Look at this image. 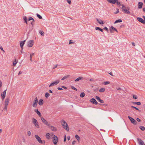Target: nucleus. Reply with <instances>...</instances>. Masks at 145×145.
I'll return each instance as SVG.
<instances>
[{"instance_id": "1", "label": "nucleus", "mask_w": 145, "mask_h": 145, "mask_svg": "<svg viewBox=\"0 0 145 145\" xmlns=\"http://www.w3.org/2000/svg\"><path fill=\"white\" fill-rule=\"evenodd\" d=\"M61 125L67 131H68L69 130V128L67 123H66L64 120H62L61 121Z\"/></svg>"}, {"instance_id": "2", "label": "nucleus", "mask_w": 145, "mask_h": 145, "mask_svg": "<svg viewBox=\"0 0 145 145\" xmlns=\"http://www.w3.org/2000/svg\"><path fill=\"white\" fill-rule=\"evenodd\" d=\"M35 137L36 139L38 141V142L41 144H44L45 143V141L44 140L42 141L41 139L37 135H35Z\"/></svg>"}, {"instance_id": "3", "label": "nucleus", "mask_w": 145, "mask_h": 145, "mask_svg": "<svg viewBox=\"0 0 145 145\" xmlns=\"http://www.w3.org/2000/svg\"><path fill=\"white\" fill-rule=\"evenodd\" d=\"M34 41L33 40H29L27 43V46L29 47H31L33 45Z\"/></svg>"}, {"instance_id": "4", "label": "nucleus", "mask_w": 145, "mask_h": 145, "mask_svg": "<svg viewBox=\"0 0 145 145\" xmlns=\"http://www.w3.org/2000/svg\"><path fill=\"white\" fill-rule=\"evenodd\" d=\"M121 6L122 7L121 8L122 9L124 13L127 14H129L130 13L129 11L126 9V7L123 5H121Z\"/></svg>"}, {"instance_id": "5", "label": "nucleus", "mask_w": 145, "mask_h": 145, "mask_svg": "<svg viewBox=\"0 0 145 145\" xmlns=\"http://www.w3.org/2000/svg\"><path fill=\"white\" fill-rule=\"evenodd\" d=\"M38 99L37 97H36L35 100L34 101L33 103V106L35 108L36 107L37 105V103H38Z\"/></svg>"}, {"instance_id": "6", "label": "nucleus", "mask_w": 145, "mask_h": 145, "mask_svg": "<svg viewBox=\"0 0 145 145\" xmlns=\"http://www.w3.org/2000/svg\"><path fill=\"white\" fill-rule=\"evenodd\" d=\"M33 123L34 124L35 126L37 128L39 127V125L38 124L37 120L35 118L33 119Z\"/></svg>"}, {"instance_id": "7", "label": "nucleus", "mask_w": 145, "mask_h": 145, "mask_svg": "<svg viewBox=\"0 0 145 145\" xmlns=\"http://www.w3.org/2000/svg\"><path fill=\"white\" fill-rule=\"evenodd\" d=\"M129 119L130 120L131 123H133L134 125H136L137 123V122L133 118H132L131 117L128 116Z\"/></svg>"}, {"instance_id": "8", "label": "nucleus", "mask_w": 145, "mask_h": 145, "mask_svg": "<svg viewBox=\"0 0 145 145\" xmlns=\"http://www.w3.org/2000/svg\"><path fill=\"white\" fill-rule=\"evenodd\" d=\"M41 119L42 122L48 126V127H50V124L48 123L47 121L43 117H41Z\"/></svg>"}, {"instance_id": "9", "label": "nucleus", "mask_w": 145, "mask_h": 145, "mask_svg": "<svg viewBox=\"0 0 145 145\" xmlns=\"http://www.w3.org/2000/svg\"><path fill=\"white\" fill-rule=\"evenodd\" d=\"M59 82L60 81L59 80H57L56 81L52 83H51V84L49 86V87H50L52 86H54L55 85H57L59 83Z\"/></svg>"}, {"instance_id": "10", "label": "nucleus", "mask_w": 145, "mask_h": 145, "mask_svg": "<svg viewBox=\"0 0 145 145\" xmlns=\"http://www.w3.org/2000/svg\"><path fill=\"white\" fill-rule=\"evenodd\" d=\"M53 142L54 144H56L58 142V138L57 136L54 135V137H53Z\"/></svg>"}, {"instance_id": "11", "label": "nucleus", "mask_w": 145, "mask_h": 145, "mask_svg": "<svg viewBox=\"0 0 145 145\" xmlns=\"http://www.w3.org/2000/svg\"><path fill=\"white\" fill-rule=\"evenodd\" d=\"M6 91L7 89L5 90L4 91L3 93H1V96L2 99L3 100V99H4L5 97Z\"/></svg>"}, {"instance_id": "12", "label": "nucleus", "mask_w": 145, "mask_h": 145, "mask_svg": "<svg viewBox=\"0 0 145 145\" xmlns=\"http://www.w3.org/2000/svg\"><path fill=\"white\" fill-rule=\"evenodd\" d=\"M137 140L140 145H143L145 144L143 141L140 139L137 138Z\"/></svg>"}, {"instance_id": "13", "label": "nucleus", "mask_w": 145, "mask_h": 145, "mask_svg": "<svg viewBox=\"0 0 145 145\" xmlns=\"http://www.w3.org/2000/svg\"><path fill=\"white\" fill-rule=\"evenodd\" d=\"M26 41V40H24L23 41H22L20 43V45L21 47V48L22 50L23 49V46H24V44H25V42Z\"/></svg>"}, {"instance_id": "14", "label": "nucleus", "mask_w": 145, "mask_h": 145, "mask_svg": "<svg viewBox=\"0 0 145 145\" xmlns=\"http://www.w3.org/2000/svg\"><path fill=\"white\" fill-rule=\"evenodd\" d=\"M137 20L138 21L140 22H141V23L144 24H145V21H144V20L142 18H141L138 17L137 18Z\"/></svg>"}, {"instance_id": "15", "label": "nucleus", "mask_w": 145, "mask_h": 145, "mask_svg": "<svg viewBox=\"0 0 145 145\" xmlns=\"http://www.w3.org/2000/svg\"><path fill=\"white\" fill-rule=\"evenodd\" d=\"M114 30L116 31V32H118V31L113 26H111V27L110 28V31L111 33H112L113 31L112 30Z\"/></svg>"}, {"instance_id": "16", "label": "nucleus", "mask_w": 145, "mask_h": 145, "mask_svg": "<svg viewBox=\"0 0 145 145\" xmlns=\"http://www.w3.org/2000/svg\"><path fill=\"white\" fill-rule=\"evenodd\" d=\"M95 98L100 103H104V101L103 100L101 99L99 97L96 96L95 97Z\"/></svg>"}, {"instance_id": "17", "label": "nucleus", "mask_w": 145, "mask_h": 145, "mask_svg": "<svg viewBox=\"0 0 145 145\" xmlns=\"http://www.w3.org/2000/svg\"><path fill=\"white\" fill-rule=\"evenodd\" d=\"M143 5V3L141 2H139L138 3V8L140 9L142 8V6Z\"/></svg>"}, {"instance_id": "18", "label": "nucleus", "mask_w": 145, "mask_h": 145, "mask_svg": "<svg viewBox=\"0 0 145 145\" xmlns=\"http://www.w3.org/2000/svg\"><path fill=\"white\" fill-rule=\"evenodd\" d=\"M91 103H93L95 105H97L98 103L96 101V100L94 98L91 99Z\"/></svg>"}, {"instance_id": "19", "label": "nucleus", "mask_w": 145, "mask_h": 145, "mask_svg": "<svg viewBox=\"0 0 145 145\" xmlns=\"http://www.w3.org/2000/svg\"><path fill=\"white\" fill-rule=\"evenodd\" d=\"M9 99L8 98L6 99L5 101V105L7 106L8 105L9 102Z\"/></svg>"}, {"instance_id": "20", "label": "nucleus", "mask_w": 145, "mask_h": 145, "mask_svg": "<svg viewBox=\"0 0 145 145\" xmlns=\"http://www.w3.org/2000/svg\"><path fill=\"white\" fill-rule=\"evenodd\" d=\"M34 111L37 114L39 117H41L42 116L40 112L38 109H35Z\"/></svg>"}, {"instance_id": "21", "label": "nucleus", "mask_w": 145, "mask_h": 145, "mask_svg": "<svg viewBox=\"0 0 145 145\" xmlns=\"http://www.w3.org/2000/svg\"><path fill=\"white\" fill-rule=\"evenodd\" d=\"M107 1L111 3L115 4L117 0H107Z\"/></svg>"}, {"instance_id": "22", "label": "nucleus", "mask_w": 145, "mask_h": 145, "mask_svg": "<svg viewBox=\"0 0 145 145\" xmlns=\"http://www.w3.org/2000/svg\"><path fill=\"white\" fill-rule=\"evenodd\" d=\"M50 127V129H51V130L53 131H55L57 130L56 128V127H55L53 126H50V127Z\"/></svg>"}, {"instance_id": "23", "label": "nucleus", "mask_w": 145, "mask_h": 145, "mask_svg": "<svg viewBox=\"0 0 145 145\" xmlns=\"http://www.w3.org/2000/svg\"><path fill=\"white\" fill-rule=\"evenodd\" d=\"M38 103L39 104L40 106L42 105L43 104V102L42 99H40L39 100Z\"/></svg>"}, {"instance_id": "24", "label": "nucleus", "mask_w": 145, "mask_h": 145, "mask_svg": "<svg viewBox=\"0 0 145 145\" xmlns=\"http://www.w3.org/2000/svg\"><path fill=\"white\" fill-rule=\"evenodd\" d=\"M97 21L99 23V24L103 25L104 24V23L103 22V21H102V20H100V19H97Z\"/></svg>"}, {"instance_id": "25", "label": "nucleus", "mask_w": 145, "mask_h": 145, "mask_svg": "<svg viewBox=\"0 0 145 145\" xmlns=\"http://www.w3.org/2000/svg\"><path fill=\"white\" fill-rule=\"evenodd\" d=\"M83 78V77H80L76 79L74 81L76 82H77L79 81L80 80L82 79Z\"/></svg>"}, {"instance_id": "26", "label": "nucleus", "mask_w": 145, "mask_h": 145, "mask_svg": "<svg viewBox=\"0 0 145 145\" xmlns=\"http://www.w3.org/2000/svg\"><path fill=\"white\" fill-rule=\"evenodd\" d=\"M70 77V75H66L65 76L63 77L62 79H61V80H64L65 79H66L67 78H69V77Z\"/></svg>"}, {"instance_id": "27", "label": "nucleus", "mask_w": 145, "mask_h": 145, "mask_svg": "<svg viewBox=\"0 0 145 145\" xmlns=\"http://www.w3.org/2000/svg\"><path fill=\"white\" fill-rule=\"evenodd\" d=\"M95 29L96 30H99V31H100L102 32H103V29H102L101 28H100L99 27H95Z\"/></svg>"}, {"instance_id": "28", "label": "nucleus", "mask_w": 145, "mask_h": 145, "mask_svg": "<svg viewBox=\"0 0 145 145\" xmlns=\"http://www.w3.org/2000/svg\"><path fill=\"white\" fill-rule=\"evenodd\" d=\"M105 91V88H102L99 89V91L100 92H103Z\"/></svg>"}, {"instance_id": "29", "label": "nucleus", "mask_w": 145, "mask_h": 145, "mask_svg": "<svg viewBox=\"0 0 145 145\" xmlns=\"http://www.w3.org/2000/svg\"><path fill=\"white\" fill-rule=\"evenodd\" d=\"M132 103L134 104H137L138 105H141V103L140 102H133Z\"/></svg>"}, {"instance_id": "30", "label": "nucleus", "mask_w": 145, "mask_h": 145, "mask_svg": "<svg viewBox=\"0 0 145 145\" xmlns=\"http://www.w3.org/2000/svg\"><path fill=\"white\" fill-rule=\"evenodd\" d=\"M34 55V53H32L30 55V60L31 61H32V56Z\"/></svg>"}, {"instance_id": "31", "label": "nucleus", "mask_w": 145, "mask_h": 145, "mask_svg": "<svg viewBox=\"0 0 145 145\" xmlns=\"http://www.w3.org/2000/svg\"><path fill=\"white\" fill-rule=\"evenodd\" d=\"M122 22V20L121 19H118V20H116L114 22V24H116L118 22Z\"/></svg>"}, {"instance_id": "32", "label": "nucleus", "mask_w": 145, "mask_h": 145, "mask_svg": "<svg viewBox=\"0 0 145 145\" xmlns=\"http://www.w3.org/2000/svg\"><path fill=\"white\" fill-rule=\"evenodd\" d=\"M24 20L25 21L27 24V18L26 16H25L23 18Z\"/></svg>"}, {"instance_id": "33", "label": "nucleus", "mask_w": 145, "mask_h": 145, "mask_svg": "<svg viewBox=\"0 0 145 145\" xmlns=\"http://www.w3.org/2000/svg\"><path fill=\"white\" fill-rule=\"evenodd\" d=\"M50 96V94L48 92H46L45 94V97L46 98H48V97Z\"/></svg>"}, {"instance_id": "34", "label": "nucleus", "mask_w": 145, "mask_h": 145, "mask_svg": "<svg viewBox=\"0 0 145 145\" xmlns=\"http://www.w3.org/2000/svg\"><path fill=\"white\" fill-rule=\"evenodd\" d=\"M39 33L41 34L42 36H44V32L43 31L40 30L39 31Z\"/></svg>"}, {"instance_id": "35", "label": "nucleus", "mask_w": 145, "mask_h": 145, "mask_svg": "<svg viewBox=\"0 0 145 145\" xmlns=\"http://www.w3.org/2000/svg\"><path fill=\"white\" fill-rule=\"evenodd\" d=\"M85 93L83 92L80 94V97H83L85 96Z\"/></svg>"}, {"instance_id": "36", "label": "nucleus", "mask_w": 145, "mask_h": 145, "mask_svg": "<svg viewBox=\"0 0 145 145\" xmlns=\"http://www.w3.org/2000/svg\"><path fill=\"white\" fill-rule=\"evenodd\" d=\"M139 128L142 131H144L145 129V127L143 126H140Z\"/></svg>"}, {"instance_id": "37", "label": "nucleus", "mask_w": 145, "mask_h": 145, "mask_svg": "<svg viewBox=\"0 0 145 145\" xmlns=\"http://www.w3.org/2000/svg\"><path fill=\"white\" fill-rule=\"evenodd\" d=\"M17 62H18V61L16 60V59H15V61L13 62V66H14L16 65V64L17 63Z\"/></svg>"}, {"instance_id": "38", "label": "nucleus", "mask_w": 145, "mask_h": 145, "mask_svg": "<svg viewBox=\"0 0 145 145\" xmlns=\"http://www.w3.org/2000/svg\"><path fill=\"white\" fill-rule=\"evenodd\" d=\"M75 137L78 140H79L80 139V137L79 136L77 135H75Z\"/></svg>"}, {"instance_id": "39", "label": "nucleus", "mask_w": 145, "mask_h": 145, "mask_svg": "<svg viewBox=\"0 0 145 145\" xmlns=\"http://www.w3.org/2000/svg\"><path fill=\"white\" fill-rule=\"evenodd\" d=\"M46 138L48 139H49L50 138V134L49 133H47L46 134Z\"/></svg>"}, {"instance_id": "40", "label": "nucleus", "mask_w": 145, "mask_h": 145, "mask_svg": "<svg viewBox=\"0 0 145 145\" xmlns=\"http://www.w3.org/2000/svg\"><path fill=\"white\" fill-rule=\"evenodd\" d=\"M110 82L108 81L104 82H103V84L104 85H107L110 84Z\"/></svg>"}, {"instance_id": "41", "label": "nucleus", "mask_w": 145, "mask_h": 145, "mask_svg": "<svg viewBox=\"0 0 145 145\" xmlns=\"http://www.w3.org/2000/svg\"><path fill=\"white\" fill-rule=\"evenodd\" d=\"M37 16L39 19H42V17L39 14H37Z\"/></svg>"}, {"instance_id": "42", "label": "nucleus", "mask_w": 145, "mask_h": 145, "mask_svg": "<svg viewBox=\"0 0 145 145\" xmlns=\"http://www.w3.org/2000/svg\"><path fill=\"white\" fill-rule=\"evenodd\" d=\"M133 98L135 99H137V96L135 95H133Z\"/></svg>"}, {"instance_id": "43", "label": "nucleus", "mask_w": 145, "mask_h": 145, "mask_svg": "<svg viewBox=\"0 0 145 145\" xmlns=\"http://www.w3.org/2000/svg\"><path fill=\"white\" fill-rule=\"evenodd\" d=\"M27 133L28 136H30L31 135V133L30 131H27Z\"/></svg>"}, {"instance_id": "44", "label": "nucleus", "mask_w": 145, "mask_h": 145, "mask_svg": "<svg viewBox=\"0 0 145 145\" xmlns=\"http://www.w3.org/2000/svg\"><path fill=\"white\" fill-rule=\"evenodd\" d=\"M116 3H117V4L119 5H121V4L120 2H119L118 1V0H117V1L116 2Z\"/></svg>"}, {"instance_id": "45", "label": "nucleus", "mask_w": 145, "mask_h": 145, "mask_svg": "<svg viewBox=\"0 0 145 145\" xmlns=\"http://www.w3.org/2000/svg\"><path fill=\"white\" fill-rule=\"evenodd\" d=\"M71 88L72 89H73L76 91L77 90V89L76 88H75L73 86H72Z\"/></svg>"}, {"instance_id": "46", "label": "nucleus", "mask_w": 145, "mask_h": 145, "mask_svg": "<svg viewBox=\"0 0 145 145\" xmlns=\"http://www.w3.org/2000/svg\"><path fill=\"white\" fill-rule=\"evenodd\" d=\"M116 10H117V11L116 12H114V13L115 14H117L119 12V10L118 8H116Z\"/></svg>"}, {"instance_id": "47", "label": "nucleus", "mask_w": 145, "mask_h": 145, "mask_svg": "<svg viewBox=\"0 0 145 145\" xmlns=\"http://www.w3.org/2000/svg\"><path fill=\"white\" fill-rule=\"evenodd\" d=\"M64 142H65V141L66 140V135H64Z\"/></svg>"}, {"instance_id": "48", "label": "nucleus", "mask_w": 145, "mask_h": 145, "mask_svg": "<svg viewBox=\"0 0 145 145\" xmlns=\"http://www.w3.org/2000/svg\"><path fill=\"white\" fill-rule=\"evenodd\" d=\"M7 106L5 105V107L4 108V109H5L6 111L7 109Z\"/></svg>"}, {"instance_id": "49", "label": "nucleus", "mask_w": 145, "mask_h": 145, "mask_svg": "<svg viewBox=\"0 0 145 145\" xmlns=\"http://www.w3.org/2000/svg\"><path fill=\"white\" fill-rule=\"evenodd\" d=\"M104 29H105V30H106L107 31V32H108V29L106 27H105L104 28Z\"/></svg>"}, {"instance_id": "50", "label": "nucleus", "mask_w": 145, "mask_h": 145, "mask_svg": "<svg viewBox=\"0 0 145 145\" xmlns=\"http://www.w3.org/2000/svg\"><path fill=\"white\" fill-rule=\"evenodd\" d=\"M33 20V18L31 17H30L29 18V20L30 21L31 20Z\"/></svg>"}, {"instance_id": "51", "label": "nucleus", "mask_w": 145, "mask_h": 145, "mask_svg": "<svg viewBox=\"0 0 145 145\" xmlns=\"http://www.w3.org/2000/svg\"><path fill=\"white\" fill-rule=\"evenodd\" d=\"M137 120L138 122H140L141 121V120L139 118H137Z\"/></svg>"}, {"instance_id": "52", "label": "nucleus", "mask_w": 145, "mask_h": 145, "mask_svg": "<svg viewBox=\"0 0 145 145\" xmlns=\"http://www.w3.org/2000/svg\"><path fill=\"white\" fill-rule=\"evenodd\" d=\"M0 49L3 52H5V51L3 50V48L2 46H1L0 47Z\"/></svg>"}, {"instance_id": "53", "label": "nucleus", "mask_w": 145, "mask_h": 145, "mask_svg": "<svg viewBox=\"0 0 145 145\" xmlns=\"http://www.w3.org/2000/svg\"><path fill=\"white\" fill-rule=\"evenodd\" d=\"M67 2L69 4H71V1L70 0H67Z\"/></svg>"}, {"instance_id": "54", "label": "nucleus", "mask_w": 145, "mask_h": 145, "mask_svg": "<svg viewBox=\"0 0 145 145\" xmlns=\"http://www.w3.org/2000/svg\"><path fill=\"white\" fill-rule=\"evenodd\" d=\"M57 89L59 90H62L63 89L62 88L59 87L57 88Z\"/></svg>"}, {"instance_id": "55", "label": "nucleus", "mask_w": 145, "mask_h": 145, "mask_svg": "<svg viewBox=\"0 0 145 145\" xmlns=\"http://www.w3.org/2000/svg\"><path fill=\"white\" fill-rule=\"evenodd\" d=\"M135 108H134L136 110H138L139 111H140V110H139L138 108H137V107H135Z\"/></svg>"}, {"instance_id": "56", "label": "nucleus", "mask_w": 145, "mask_h": 145, "mask_svg": "<svg viewBox=\"0 0 145 145\" xmlns=\"http://www.w3.org/2000/svg\"><path fill=\"white\" fill-rule=\"evenodd\" d=\"M76 142V141H73L72 142V145H74Z\"/></svg>"}, {"instance_id": "57", "label": "nucleus", "mask_w": 145, "mask_h": 145, "mask_svg": "<svg viewBox=\"0 0 145 145\" xmlns=\"http://www.w3.org/2000/svg\"><path fill=\"white\" fill-rule=\"evenodd\" d=\"M57 65H55L54 66V67L53 68V69H54L56 68L57 67Z\"/></svg>"}, {"instance_id": "58", "label": "nucleus", "mask_w": 145, "mask_h": 145, "mask_svg": "<svg viewBox=\"0 0 145 145\" xmlns=\"http://www.w3.org/2000/svg\"><path fill=\"white\" fill-rule=\"evenodd\" d=\"M22 73V72L20 71L18 73V75H19L21 74Z\"/></svg>"}, {"instance_id": "59", "label": "nucleus", "mask_w": 145, "mask_h": 145, "mask_svg": "<svg viewBox=\"0 0 145 145\" xmlns=\"http://www.w3.org/2000/svg\"><path fill=\"white\" fill-rule=\"evenodd\" d=\"M2 85V83L1 81H0V87H1Z\"/></svg>"}, {"instance_id": "60", "label": "nucleus", "mask_w": 145, "mask_h": 145, "mask_svg": "<svg viewBox=\"0 0 145 145\" xmlns=\"http://www.w3.org/2000/svg\"><path fill=\"white\" fill-rule=\"evenodd\" d=\"M62 87L64 89H67V88L65 86H62Z\"/></svg>"}, {"instance_id": "61", "label": "nucleus", "mask_w": 145, "mask_h": 145, "mask_svg": "<svg viewBox=\"0 0 145 145\" xmlns=\"http://www.w3.org/2000/svg\"><path fill=\"white\" fill-rule=\"evenodd\" d=\"M117 89L118 90H121V89L120 88H117Z\"/></svg>"}, {"instance_id": "62", "label": "nucleus", "mask_w": 145, "mask_h": 145, "mask_svg": "<svg viewBox=\"0 0 145 145\" xmlns=\"http://www.w3.org/2000/svg\"><path fill=\"white\" fill-rule=\"evenodd\" d=\"M72 43H73V42H71V40H69V44H72Z\"/></svg>"}, {"instance_id": "63", "label": "nucleus", "mask_w": 145, "mask_h": 145, "mask_svg": "<svg viewBox=\"0 0 145 145\" xmlns=\"http://www.w3.org/2000/svg\"><path fill=\"white\" fill-rule=\"evenodd\" d=\"M70 139V137L69 136H68L67 137V140H69Z\"/></svg>"}, {"instance_id": "64", "label": "nucleus", "mask_w": 145, "mask_h": 145, "mask_svg": "<svg viewBox=\"0 0 145 145\" xmlns=\"http://www.w3.org/2000/svg\"><path fill=\"white\" fill-rule=\"evenodd\" d=\"M109 74L110 75H111V76H113V74H112V72H110V73H109Z\"/></svg>"}]
</instances>
